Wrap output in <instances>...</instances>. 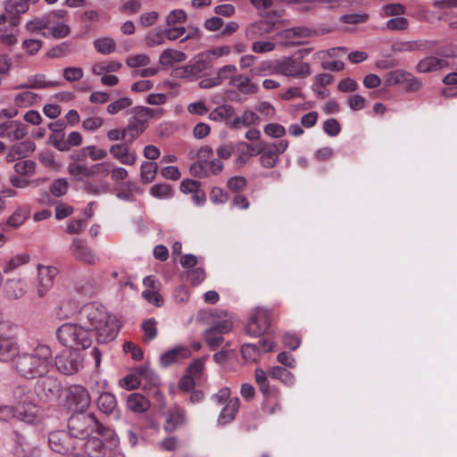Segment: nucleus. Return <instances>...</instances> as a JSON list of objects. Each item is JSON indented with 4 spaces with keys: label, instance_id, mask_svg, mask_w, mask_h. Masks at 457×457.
Masks as SVG:
<instances>
[{
    "label": "nucleus",
    "instance_id": "obj_1",
    "mask_svg": "<svg viewBox=\"0 0 457 457\" xmlns=\"http://www.w3.org/2000/svg\"><path fill=\"white\" fill-rule=\"evenodd\" d=\"M79 324L65 323L57 330V337L66 346H91L93 337L100 344L113 341L120 330L117 320L98 303L85 304L78 316Z\"/></svg>",
    "mask_w": 457,
    "mask_h": 457
},
{
    "label": "nucleus",
    "instance_id": "obj_2",
    "mask_svg": "<svg viewBox=\"0 0 457 457\" xmlns=\"http://www.w3.org/2000/svg\"><path fill=\"white\" fill-rule=\"evenodd\" d=\"M52 351L45 345H37L31 353L16 355L15 369L26 378H39L48 372Z\"/></svg>",
    "mask_w": 457,
    "mask_h": 457
},
{
    "label": "nucleus",
    "instance_id": "obj_3",
    "mask_svg": "<svg viewBox=\"0 0 457 457\" xmlns=\"http://www.w3.org/2000/svg\"><path fill=\"white\" fill-rule=\"evenodd\" d=\"M68 431L79 440H86L96 431L99 436L109 437L112 431L100 423L93 413L73 412L67 421Z\"/></svg>",
    "mask_w": 457,
    "mask_h": 457
},
{
    "label": "nucleus",
    "instance_id": "obj_4",
    "mask_svg": "<svg viewBox=\"0 0 457 457\" xmlns=\"http://www.w3.org/2000/svg\"><path fill=\"white\" fill-rule=\"evenodd\" d=\"M13 395L18 405L16 407L0 406V420L8 421L12 418H17L27 423L31 422L35 416L31 411L35 409V405L32 404L29 390L25 386H19L14 389Z\"/></svg>",
    "mask_w": 457,
    "mask_h": 457
},
{
    "label": "nucleus",
    "instance_id": "obj_5",
    "mask_svg": "<svg viewBox=\"0 0 457 457\" xmlns=\"http://www.w3.org/2000/svg\"><path fill=\"white\" fill-rule=\"evenodd\" d=\"M48 445L54 453L69 457L83 451V442L76 439L69 431L56 430L48 435Z\"/></svg>",
    "mask_w": 457,
    "mask_h": 457
},
{
    "label": "nucleus",
    "instance_id": "obj_6",
    "mask_svg": "<svg viewBox=\"0 0 457 457\" xmlns=\"http://www.w3.org/2000/svg\"><path fill=\"white\" fill-rule=\"evenodd\" d=\"M34 392L37 398L44 403L58 400L62 394L61 382L53 376L39 377L34 386Z\"/></svg>",
    "mask_w": 457,
    "mask_h": 457
},
{
    "label": "nucleus",
    "instance_id": "obj_7",
    "mask_svg": "<svg viewBox=\"0 0 457 457\" xmlns=\"http://www.w3.org/2000/svg\"><path fill=\"white\" fill-rule=\"evenodd\" d=\"M303 53L308 54L309 50H300L295 56L287 57L277 65L279 73L291 77H305L310 74V66L303 62Z\"/></svg>",
    "mask_w": 457,
    "mask_h": 457
},
{
    "label": "nucleus",
    "instance_id": "obj_8",
    "mask_svg": "<svg viewBox=\"0 0 457 457\" xmlns=\"http://www.w3.org/2000/svg\"><path fill=\"white\" fill-rule=\"evenodd\" d=\"M84 359L79 350H64L56 355V369L64 375H73L83 368Z\"/></svg>",
    "mask_w": 457,
    "mask_h": 457
},
{
    "label": "nucleus",
    "instance_id": "obj_9",
    "mask_svg": "<svg viewBox=\"0 0 457 457\" xmlns=\"http://www.w3.org/2000/svg\"><path fill=\"white\" fill-rule=\"evenodd\" d=\"M270 327V312L265 308L257 307L246 325V333L251 337L263 336Z\"/></svg>",
    "mask_w": 457,
    "mask_h": 457
},
{
    "label": "nucleus",
    "instance_id": "obj_10",
    "mask_svg": "<svg viewBox=\"0 0 457 457\" xmlns=\"http://www.w3.org/2000/svg\"><path fill=\"white\" fill-rule=\"evenodd\" d=\"M212 66L210 54L204 52L193 58L187 65L177 68L173 72L177 78H187L189 76H196L211 69Z\"/></svg>",
    "mask_w": 457,
    "mask_h": 457
},
{
    "label": "nucleus",
    "instance_id": "obj_11",
    "mask_svg": "<svg viewBox=\"0 0 457 457\" xmlns=\"http://www.w3.org/2000/svg\"><path fill=\"white\" fill-rule=\"evenodd\" d=\"M90 395L87 390L80 385H73L69 388L67 403L75 411H85L90 405Z\"/></svg>",
    "mask_w": 457,
    "mask_h": 457
},
{
    "label": "nucleus",
    "instance_id": "obj_12",
    "mask_svg": "<svg viewBox=\"0 0 457 457\" xmlns=\"http://www.w3.org/2000/svg\"><path fill=\"white\" fill-rule=\"evenodd\" d=\"M38 284L37 286V294L39 297H44L53 287L54 279L59 273L57 268L54 266L38 265Z\"/></svg>",
    "mask_w": 457,
    "mask_h": 457
},
{
    "label": "nucleus",
    "instance_id": "obj_13",
    "mask_svg": "<svg viewBox=\"0 0 457 457\" xmlns=\"http://www.w3.org/2000/svg\"><path fill=\"white\" fill-rule=\"evenodd\" d=\"M71 255L78 261L83 262L89 265L96 264L99 260L93 250L87 245L85 241L79 238H74L70 245Z\"/></svg>",
    "mask_w": 457,
    "mask_h": 457
},
{
    "label": "nucleus",
    "instance_id": "obj_14",
    "mask_svg": "<svg viewBox=\"0 0 457 457\" xmlns=\"http://www.w3.org/2000/svg\"><path fill=\"white\" fill-rule=\"evenodd\" d=\"M38 0H6L4 2V11L9 15L10 23L16 26L19 23V16L25 13L31 4H36Z\"/></svg>",
    "mask_w": 457,
    "mask_h": 457
},
{
    "label": "nucleus",
    "instance_id": "obj_15",
    "mask_svg": "<svg viewBox=\"0 0 457 457\" xmlns=\"http://www.w3.org/2000/svg\"><path fill=\"white\" fill-rule=\"evenodd\" d=\"M27 134L26 125L19 120H8L0 124V137H6L10 141H18Z\"/></svg>",
    "mask_w": 457,
    "mask_h": 457
},
{
    "label": "nucleus",
    "instance_id": "obj_16",
    "mask_svg": "<svg viewBox=\"0 0 457 457\" xmlns=\"http://www.w3.org/2000/svg\"><path fill=\"white\" fill-rule=\"evenodd\" d=\"M187 422V412L186 411L175 405L171 410H169L166 413L165 423L163 429L167 433H172L177 428L184 426Z\"/></svg>",
    "mask_w": 457,
    "mask_h": 457
},
{
    "label": "nucleus",
    "instance_id": "obj_17",
    "mask_svg": "<svg viewBox=\"0 0 457 457\" xmlns=\"http://www.w3.org/2000/svg\"><path fill=\"white\" fill-rule=\"evenodd\" d=\"M27 291V283L22 278H9L3 285V293L9 300L20 299Z\"/></svg>",
    "mask_w": 457,
    "mask_h": 457
},
{
    "label": "nucleus",
    "instance_id": "obj_18",
    "mask_svg": "<svg viewBox=\"0 0 457 457\" xmlns=\"http://www.w3.org/2000/svg\"><path fill=\"white\" fill-rule=\"evenodd\" d=\"M130 144H127V140L120 144L112 145L109 152L112 156L120 161L121 163L126 165H133L137 161V154L135 151L130 152L129 150V145Z\"/></svg>",
    "mask_w": 457,
    "mask_h": 457
},
{
    "label": "nucleus",
    "instance_id": "obj_19",
    "mask_svg": "<svg viewBox=\"0 0 457 457\" xmlns=\"http://www.w3.org/2000/svg\"><path fill=\"white\" fill-rule=\"evenodd\" d=\"M191 356V350L187 346H177L170 349L160 356V363L167 368L180 360L187 359Z\"/></svg>",
    "mask_w": 457,
    "mask_h": 457
},
{
    "label": "nucleus",
    "instance_id": "obj_20",
    "mask_svg": "<svg viewBox=\"0 0 457 457\" xmlns=\"http://www.w3.org/2000/svg\"><path fill=\"white\" fill-rule=\"evenodd\" d=\"M447 66L448 62L445 59L430 55L418 62L416 71L420 73H428L442 70Z\"/></svg>",
    "mask_w": 457,
    "mask_h": 457
},
{
    "label": "nucleus",
    "instance_id": "obj_21",
    "mask_svg": "<svg viewBox=\"0 0 457 457\" xmlns=\"http://www.w3.org/2000/svg\"><path fill=\"white\" fill-rule=\"evenodd\" d=\"M274 29V21L260 20L249 25L245 29V35L249 39H256Z\"/></svg>",
    "mask_w": 457,
    "mask_h": 457
},
{
    "label": "nucleus",
    "instance_id": "obj_22",
    "mask_svg": "<svg viewBox=\"0 0 457 457\" xmlns=\"http://www.w3.org/2000/svg\"><path fill=\"white\" fill-rule=\"evenodd\" d=\"M235 117V108L230 104L219 105L209 113L210 120L224 121L230 129Z\"/></svg>",
    "mask_w": 457,
    "mask_h": 457
},
{
    "label": "nucleus",
    "instance_id": "obj_23",
    "mask_svg": "<svg viewBox=\"0 0 457 457\" xmlns=\"http://www.w3.org/2000/svg\"><path fill=\"white\" fill-rule=\"evenodd\" d=\"M147 126L148 124H145L136 118H129L127 126L123 128L127 144H132L146 129Z\"/></svg>",
    "mask_w": 457,
    "mask_h": 457
},
{
    "label": "nucleus",
    "instance_id": "obj_24",
    "mask_svg": "<svg viewBox=\"0 0 457 457\" xmlns=\"http://www.w3.org/2000/svg\"><path fill=\"white\" fill-rule=\"evenodd\" d=\"M96 403L99 411L105 415H112L119 412L117 400L113 394H101Z\"/></svg>",
    "mask_w": 457,
    "mask_h": 457
},
{
    "label": "nucleus",
    "instance_id": "obj_25",
    "mask_svg": "<svg viewBox=\"0 0 457 457\" xmlns=\"http://www.w3.org/2000/svg\"><path fill=\"white\" fill-rule=\"evenodd\" d=\"M59 86L58 82L55 81H46V76L44 74H37L34 76H29L26 83L18 85L16 89H40L46 87H55Z\"/></svg>",
    "mask_w": 457,
    "mask_h": 457
},
{
    "label": "nucleus",
    "instance_id": "obj_26",
    "mask_svg": "<svg viewBox=\"0 0 457 457\" xmlns=\"http://www.w3.org/2000/svg\"><path fill=\"white\" fill-rule=\"evenodd\" d=\"M436 46V41L431 40H414V41H407L403 42L399 45L394 46L395 51H426V50H433Z\"/></svg>",
    "mask_w": 457,
    "mask_h": 457
},
{
    "label": "nucleus",
    "instance_id": "obj_27",
    "mask_svg": "<svg viewBox=\"0 0 457 457\" xmlns=\"http://www.w3.org/2000/svg\"><path fill=\"white\" fill-rule=\"evenodd\" d=\"M127 406L134 412L143 413L150 408V402L142 394L132 393L127 398Z\"/></svg>",
    "mask_w": 457,
    "mask_h": 457
},
{
    "label": "nucleus",
    "instance_id": "obj_28",
    "mask_svg": "<svg viewBox=\"0 0 457 457\" xmlns=\"http://www.w3.org/2000/svg\"><path fill=\"white\" fill-rule=\"evenodd\" d=\"M83 451L90 457H100L105 453V447L102 439L96 436L87 437L83 440Z\"/></svg>",
    "mask_w": 457,
    "mask_h": 457
},
{
    "label": "nucleus",
    "instance_id": "obj_29",
    "mask_svg": "<svg viewBox=\"0 0 457 457\" xmlns=\"http://www.w3.org/2000/svg\"><path fill=\"white\" fill-rule=\"evenodd\" d=\"M17 344L10 337H0V361H8L13 359L18 353Z\"/></svg>",
    "mask_w": 457,
    "mask_h": 457
},
{
    "label": "nucleus",
    "instance_id": "obj_30",
    "mask_svg": "<svg viewBox=\"0 0 457 457\" xmlns=\"http://www.w3.org/2000/svg\"><path fill=\"white\" fill-rule=\"evenodd\" d=\"M261 118L253 111L245 110L240 117L236 116L231 122V129H238L241 127H250L259 124Z\"/></svg>",
    "mask_w": 457,
    "mask_h": 457
},
{
    "label": "nucleus",
    "instance_id": "obj_31",
    "mask_svg": "<svg viewBox=\"0 0 457 457\" xmlns=\"http://www.w3.org/2000/svg\"><path fill=\"white\" fill-rule=\"evenodd\" d=\"M187 59L185 53L174 49H165L159 57L162 66H172L174 62H182Z\"/></svg>",
    "mask_w": 457,
    "mask_h": 457
},
{
    "label": "nucleus",
    "instance_id": "obj_32",
    "mask_svg": "<svg viewBox=\"0 0 457 457\" xmlns=\"http://www.w3.org/2000/svg\"><path fill=\"white\" fill-rule=\"evenodd\" d=\"M239 403L240 402L237 397L230 399L228 404L222 409L219 417V422L226 424L234 420L235 415L238 411Z\"/></svg>",
    "mask_w": 457,
    "mask_h": 457
},
{
    "label": "nucleus",
    "instance_id": "obj_33",
    "mask_svg": "<svg viewBox=\"0 0 457 457\" xmlns=\"http://www.w3.org/2000/svg\"><path fill=\"white\" fill-rule=\"evenodd\" d=\"M229 84L237 87L244 94H255L258 91V87L250 83V79L243 75L233 77Z\"/></svg>",
    "mask_w": 457,
    "mask_h": 457
},
{
    "label": "nucleus",
    "instance_id": "obj_34",
    "mask_svg": "<svg viewBox=\"0 0 457 457\" xmlns=\"http://www.w3.org/2000/svg\"><path fill=\"white\" fill-rule=\"evenodd\" d=\"M268 375L273 379L280 380L287 386H291L295 381L293 373L279 366L270 368Z\"/></svg>",
    "mask_w": 457,
    "mask_h": 457
},
{
    "label": "nucleus",
    "instance_id": "obj_35",
    "mask_svg": "<svg viewBox=\"0 0 457 457\" xmlns=\"http://www.w3.org/2000/svg\"><path fill=\"white\" fill-rule=\"evenodd\" d=\"M158 164L155 162H143L140 167L141 180L145 184L151 183L156 177Z\"/></svg>",
    "mask_w": 457,
    "mask_h": 457
},
{
    "label": "nucleus",
    "instance_id": "obj_36",
    "mask_svg": "<svg viewBox=\"0 0 457 457\" xmlns=\"http://www.w3.org/2000/svg\"><path fill=\"white\" fill-rule=\"evenodd\" d=\"M29 261L30 256L28 253L16 254L4 262L3 270L4 273H10L19 267L27 264Z\"/></svg>",
    "mask_w": 457,
    "mask_h": 457
},
{
    "label": "nucleus",
    "instance_id": "obj_37",
    "mask_svg": "<svg viewBox=\"0 0 457 457\" xmlns=\"http://www.w3.org/2000/svg\"><path fill=\"white\" fill-rule=\"evenodd\" d=\"M96 50L102 54H110L116 50V43L111 37H101L94 41Z\"/></svg>",
    "mask_w": 457,
    "mask_h": 457
},
{
    "label": "nucleus",
    "instance_id": "obj_38",
    "mask_svg": "<svg viewBox=\"0 0 457 457\" xmlns=\"http://www.w3.org/2000/svg\"><path fill=\"white\" fill-rule=\"evenodd\" d=\"M278 161L279 157L275 154V152L268 147L267 143L260 156V162L262 166L265 169H272L278 164Z\"/></svg>",
    "mask_w": 457,
    "mask_h": 457
},
{
    "label": "nucleus",
    "instance_id": "obj_39",
    "mask_svg": "<svg viewBox=\"0 0 457 457\" xmlns=\"http://www.w3.org/2000/svg\"><path fill=\"white\" fill-rule=\"evenodd\" d=\"M39 96L31 91H24L15 96L14 104L18 107H28L37 102Z\"/></svg>",
    "mask_w": 457,
    "mask_h": 457
},
{
    "label": "nucleus",
    "instance_id": "obj_40",
    "mask_svg": "<svg viewBox=\"0 0 457 457\" xmlns=\"http://www.w3.org/2000/svg\"><path fill=\"white\" fill-rule=\"evenodd\" d=\"M142 330L144 332V341L150 342L153 341L158 334L157 330V321L154 318L147 319L144 320L142 323Z\"/></svg>",
    "mask_w": 457,
    "mask_h": 457
},
{
    "label": "nucleus",
    "instance_id": "obj_41",
    "mask_svg": "<svg viewBox=\"0 0 457 457\" xmlns=\"http://www.w3.org/2000/svg\"><path fill=\"white\" fill-rule=\"evenodd\" d=\"M165 29H158L150 31L145 38V44L150 46L154 47L156 46H160L164 44L166 38Z\"/></svg>",
    "mask_w": 457,
    "mask_h": 457
},
{
    "label": "nucleus",
    "instance_id": "obj_42",
    "mask_svg": "<svg viewBox=\"0 0 457 457\" xmlns=\"http://www.w3.org/2000/svg\"><path fill=\"white\" fill-rule=\"evenodd\" d=\"M12 152L17 154L20 159H21L31 154L36 149V145L30 140H26L21 143L15 144L12 145Z\"/></svg>",
    "mask_w": 457,
    "mask_h": 457
},
{
    "label": "nucleus",
    "instance_id": "obj_43",
    "mask_svg": "<svg viewBox=\"0 0 457 457\" xmlns=\"http://www.w3.org/2000/svg\"><path fill=\"white\" fill-rule=\"evenodd\" d=\"M150 194L155 198H170L173 190L169 184H155L150 187Z\"/></svg>",
    "mask_w": 457,
    "mask_h": 457
},
{
    "label": "nucleus",
    "instance_id": "obj_44",
    "mask_svg": "<svg viewBox=\"0 0 457 457\" xmlns=\"http://www.w3.org/2000/svg\"><path fill=\"white\" fill-rule=\"evenodd\" d=\"M406 71L403 70H395L390 72H387L385 76V85L386 87H392L397 84H402L404 82V78L406 77Z\"/></svg>",
    "mask_w": 457,
    "mask_h": 457
},
{
    "label": "nucleus",
    "instance_id": "obj_45",
    "mask_svg": "<svg viewBox=\"0 0 457 457\" xmlns=\"http://www.w3.org/2000/svg\"><path fill=\"white\" fill-rule=\"evenodd\" d=\"M187 15L184 10H173L166 16V25L168 27H172L177 24H182L187 21Z\"/></svg>",
    "mask_w": 457,
    "mask_h": 457
},
{
    "label": "nucleus",
    "instance_id": "obj_46",
    "mask_svg": "<svg viewBox=\"0 0 457 457\" xmlns=\"http://www.w3.org/2000/svg\"><path fill=\"white\" fill-rule=\"evenodd\" d=\"M132 104V100L129 97H120L107 106V112L110 114H117L119 112L129 107Z\"/></svg>",
    "mask_w": 457,
    "mask_h": 457
},
{
    "label": "nucleus",
    "instance_id": "obj_47",
    "mask_svg": "<svg viewBox=\"0 0 457 457\" xmlns=\"http://www.w3.org/2000/svg\"><path fill=\"white\" fill-rule=\"evenodd\" d=\"M204 336L208 347L212 351L219 348L220 345L224 342L223 336L212 332V330H205Z\"/></svg>",
    "mask_w": 457,
    "mask_h": 457
},
{
    "label": "nucleus",
    "instance_id": "obj_48",
    "mask_svg": "<svg viewBox=\"0 0 457 457\" xmlns=\"http://www.w3.org/2000/svg\"><path fill=\"white\" fill-rule=\"evenodd\" d=\"M312 35V29L306 27H294L283 31V36L285 38L308 37Z\"/></svg>",
    "mask_w": 457,
    "mask_h": 457
},
{
    "label": "nucleus",
    "instance_id": "obj_49",
    "mask_svg": "<svg viewBox=\"0 0 457 457\" xmlns=\"http://www.w3.org/2000/svg\"><path fill=\"white\" fill-rule=\"evenodd\" d=\"M242 357L246 361H255L261 354L257 344H244L241 347Z\"/></svg>",
    "mask_w": 457,
    "mask_h": 457
},
{
    "label": "nucleus",
    "instance_id": "obj_50",
    "mask_svg": "<svg viewBox=\"0 0 457 457\" xmlns=\"http://www.w3.org/2000/svg\"><path fill=\"white\" fill-rule=\"evenodd\" d=\"M150 62V57L145 54L132 55L126 59V64L130 68L145 67Z\"/></svg>",
    "mask_w": 457,
    "mask_h": 457
},
{
    "label": "nucleus",
    "instance_id": "obj_51",
    "mask_svg": "<svg viewBox=\"0 0 457 457\" xmlns=\"http://www.w3.org/2000/svg\"><path fill=\"white\" fill-rule=\"evenodd\" d=\"M266 144H267L266 142L261 141L256 145H253L252 144L242 141V142L237 143V146L243 147L245 149V153L247 154V155L250 157V156H256L259 154L261 155Z\"/></svg>",
    "mask_w": 457,
    "mask_h": 457
},
{
    "label": "nucleus",
    "instance_id": "obj_52",
    "mask_svg": "<svg viewBox=\"0 0 457 457\" xmlns=\"http://www.w3.org/2000/svg\"><path fill=\"white\" fill-rule=\"evenodd\" d=\"M68 172L72 176H83L85 178L92 177L90 167L77 162H71L68 165Z\"/></svg>",
    "mask_w": 457,
    "mask_h": 457
},
{
    "label": "nucleus",
    "instance_id": "obj_53",
    "mask_svg": "<svg viewBox=\"0 0 457 457\" xmlns=\"http://www.w3.org/2000/svg\"><path fill=\"white\" fill-rule=\"evenodd\" d=\"M39 161L47 168L58 170L62 168V164L55 161L54 155L50 151H44L39 154Z\"/></svg>",
    "mask_w": 457,
    "mask_h": 457
},
{
    "label": "nucleus",
    "instance_id": "obj_54",
    "mask_svg": "<svg viewBox=\"0 0 457 457\" xmlns=\"http://www.w3.org/2000/svg\"><path fill=\"white\" fill-rule=\"evenodd\" d=\"M29 212L25 209H17L7 220V225L12 228L19 227L28 218Z\"/></svg>",
    "mask_w": 457,
    "mask_h": 457
},
{
    "label": "nucleus",
    "instance_id": "obj_55",
    "mask_svg": "<svg viewBox=\"0 0 457 457\" xmlns=\"http://www.w3.org/2000/svg\"><path fill=\"white\" fill-rule=\"evenodd\" d=\"M35 170L36 162L31 160L21 161L14 165V170L21 175H31Z\"/></svg>",
    "mask_w": 457,
    "mask_h": 457
},
{
    "label": "nucleus",
    "instance_id": "obj_56",
    "mask_svg": "<svg viewBox=\"0 0 457 457\" xmlns=\"http://www.w3.org/2000/svg\"><path fill=\"white\" fill-rule=\"evenodd\" d=\"M264 133L274 138H280L286 135V129L278 123H269L264 126Z\"/></svg>",
    "mask_w": 457,
    "mask_h": 457
},
{
    "label": "nucleus",
    "instance_id": "obj_57",
    "mask_svg": "<svg viewBox=\"0 0 457 457\" xmlns=\"http://www.w3.org/2000/svg\"><path fill=\"white\" fill-rule=\"evenodd\" d=\"M204 358L195 359L188 366L187 372L189 376H192L194 378H200L204 369Z\"/></svg>",
    "mask_w": 457,
    "mask_h": 457
},
{
    "label": "nucleus",
    "instance_id": "obj_58",
    "mask_svg": "<svg viewBox=\"0 0 457 457\" xmlns=\"http://www.w3.org/2000/svg\"><path fill=\"white\" fill-rule=\"evenodd\" d=\"M405 75L406 77L404 78V82L402 84L404 85L406 91L416 92L422 87V82L414 77L411 73L407 71Z\"/></svg>",
    "mask_w": 457,
    "mask_h": 457
},
{
    "label": "nucleus",
    "instance_id": "obj_59",
    "mask_svg": "<svg viewBox=\"0 0 457 457\" xmlns=\"http://www.w3.org/2000/svg\"><path fill=\"white\" fill-rule=\"evenodd\" d=\"M141 384V379L137 374H129L120 380V386L127 390L137 388Z\"/></svg>",
    "mask_w": 457,
    "mask_h": 457
},
{
    "label": "nucleus",
    "instance_id": "obj_60",
    "mask_svg": "<svg viewBox=\"0 0 457 457\" xmlns=\"http://www.w3.org/2000/svg\"><path fill=\"white\" fill-rule=\"evenodd\" d=\"M83 76V70L79 67H68L63 70V78L69 82L79 81Z\"/></svg>",
    "mask_w": 457,
    "mask_h": 457
},
{
    "label": "nucleus",
    "instance_id": "obj_61",
    "mask_svg": "<svg viewBox=\"0 0 457 457\" xmlns=\"http://www.w3.org/2000/svg\"><path fill=\"white\" fill-rule=\"evenodd\" d=\"M143 379L145 381V384L144 385V390L147 392L153 390L154 387H159L161 385L159 376L153 370H150Z\"/></svg>",
    "mask_w": 457,
    "mask_h": 457
},
{
    "label": "nucleus",
    "instance_id": "obj_62",
    "mask_svg": "<svg viewBox=\"0 0 457 457\" xmlns=\"http://www.w3.org/2000/svg\"><path fill=\"white\" fill-rule=\"evenodd\" d=\"M68 186L66 179H58L50 187V192L55 196H62L66 194Z\"/></svg>",
    "mask_w": 457,
    "mask_h": 457
},
{
    "label": "nucleus",
    "instance_id": "obj_63",
    "mask_svg": "<svg viewBox=\"0 0 457 457\" xmlns=\"http://www.w3.org/2000/svg\"><path fill=\"white\" fill-rule=\"evenodd\" d=\"M246 179L243 176H235L228 180V187L234 192L242 191L246 187Z\"/></svg>",
    "mask_w": 457,
    "mask_h": 457
},
{
    "label": "nucleus",
    "instance_id": "obj_64",
    "mask_svg": "<svg viewBox=\"0 0 457 457\" xmlns=\"http://www.w3.org/2000/svg\"><path fill=\"white\" fill-rule=\"evenodd\" d=\"M324 131L330 137H336L340 133L341 127L336 119H328L323 123Z\"/></svg>",
    "mask_w": 457,
    "mask_h": 457
}]
</instances>
